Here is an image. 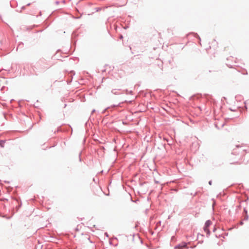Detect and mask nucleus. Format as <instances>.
I'll return each mask as SVG.
<instances>
[{"label":"nucleus","instance_id":"f257e3e1","mask_svg":"<svg viewBox=\"0 0 249 249\" xmlns=\"http://www.w3.org/2000/svg\"><path fill=\"white\" fill-rule=\"evenodd\" d=\"M188 249L187 243L183 242L178 245L175 247V249Z\"/></svg>","mask_w":249,"mask_h":249},{"label":"nucleus","instance_id":"f03ea898","mask_svg":"<svg viewBox=\"0 0 249 249\" xmlns=\"http://www.w3.org/2000/svg\"><path fill=\"white\" fill-rule=\"evenodd\" d=\"M212 224V222L210 220H207L205 226L204 227V230L207 233H209V230L208 229V227Z\"/></svg>","mask_w":249,"mask_h":249}]
</instances>
